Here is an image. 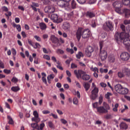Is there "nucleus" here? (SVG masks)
<instances>
[{
    "instance_id": "nucleus-26",
    "label": "nucleus",
    "mask_w": 130,
    "mask_h": 130,
    "mask_svg": "<svg viewBox=\"0 0 130 130\" xmlns=\"http://www.w3.org/2000/svg\"><path fill=\"white\" fill-rule=\"evenodd\" d=\"M128 93V89L127 88H123L122 89V91H121V94L122 95H125V94H127Z\"/></svg>"
},
{
    "instance_id": "nucleus-33",
    "label": "nucleus",
    "mask_w": 130,
    "mask_h": 130,
    "mask_svg": "<svg viewBox=\"0 0 130 130\" xmlns=\"http://www.w3.org/2000/svg\"><path fill=\"white\" fill-rule=\"evenodd\" d=\"M76 56L77 58L80 59L81 57H83L84 56V54L81 52H79L76 55Z\"/></svg>"
},
{
    "instance_id": "nucleus-8",
    "label": "nucleus",
    "mask_w": 130,
    "mask_h": 130,
    "mask_svg": "<svg viewBox=\"0 0 130 130\" xmlns=\"http://www.w3.org/2000/svg\"><path fill=\"white\" fill-rule=\"evenodd\" d=\"M44 11L47 14L50 15V14H53L54 12H55V8L52 6H47L45 8Z\"/></svg>"
},
{
    "instance_id": "nucleus-53",
    "label": "nucleus",
    "mask_w": 130,
    "mask_h": 130,
    "mask_svg": "<svg viewBox=\"0 0 130 130\" xmlns=\"http://www.w3.org/2000/svg\"><path fill=\"white\" fill-rule=\"evenodd\" d=\"M96 26V22L94 20L92 21L91 27L92 28H95Z\"/></svg>"
},
{
    "instance_id": "nucleus-48",
    "label": "nucleus",
    "mask_w": 130,
    "mask_h": 130,
    "mask_svg": "<svg viewBox=\"0 0 130 130\" xmlns=\"http://www.w3.org/2000/svg\"><path fill=\"white\" fill-rule=\"evenodd\" d=\"M78 99L74 98L73 99V104H75V105H78Z\"/></svg>"
},
{
    "instance_id": "nucleus-54",
    "label": "nucleus",
    "mask_w": 130,
    "mask_h": 130,
    "mask_svg": "<svg viewBox=\"0 0 130 130\" xmlns=\"http://www.w3.org/2000/svg\"><path fill=\"white\" fill-rule=\"evenodd\" d=\"M105 118H106V119H110V118H111V115L107 114L105 116Z\"/></svg>"
},
{
    "instance_id": "nucleus-47",
    "label": "nucleus",
    "mask_w": 130,
    "mask_h": 130,
    "mask_svg": "<svg viewBox=\"0 0 130 130\" xmlns=\"http://www.w3.org/2000/svg\"><path fill=\"white\" fill-rule=\"evenodd\" d=\"M42 81L43 83H44V84H45V85L47 84V80H46V77H42Z\"/></svg>"
},
{
    "instance_id": "nucleus-9",
    "label": "nucleus",
    "mask_w": 130,
    "mask_h": 130,
    "mask_svg": "<svg viewBox=\"0 0 130 130\" xmlns=\"http://www.w3.org/2000/svg\"><path fill=\"white\" fill-rule=\"evenodd\" d=\"M94 51V48L91 46H88L85 50V54L88 57H90L92 56V53Z\"/></svg>"
},
{
    "instance_id": "nucleus-38",
    "label": "nucleus",
    "mask_w": 130,
    "mask_h": 130,
    "mask_svg": "<svg viewBox=\"0 0 130 130\" xmlns=\"http://www.w3.org/2000/svg\"><path fill=\"white\" fill-rule=\"evenodd\" d=\"M43 58H44L45 59H46L47 60H50V56H49V55H43Z\"/></svg>"
},
{
    "instance_id": "nucleus-46",
    "label": "nucleus",
    "mask_w": 130,
    "mask_h": 130,
    "mask_svg": "<svg viewBox=\"0 0 130 130\" xmlns=\"http://www.w3.org/2000/svg\"><path fill=\"white\" fill-rule=\"evenodd\" d=\"M2 9L4 12H8L9 11V9H8V7L6 6L2 7Z\"/></svg>"
},
{
    "instance_id": "nucleus-15",
    "label": "nucleus",
    "mask_w": 130,
    "mask_h": 130,
    "mask_svg": "<svg viewBox=\"0 0 130 130\" xmlns=\"http://www.w3.org/2000/svg\"><path fill=\"white\" fill-rule=\"evenodd\" d=\"M62 28L64 30H70V28H71V25L70 23L68 22H65L63 23Z\"/></svg>"
},
{
    "instance_id": "nucleus-61",
    "label": "nucleus",
    "mask_w": 130,
    "mask_h": 130,
    "mask_svg": "<svg viewBox=\"0 0 130 130\" xmlns=\"http://www.w3.org/2000/svg\"><path fill=\"white\" fill-rule=\"evenodd\" d=\"M43 114H48L49 113H50V111H48V110H44L42 111Z\"/></svg>"
},
{
    "instance_id": "nucleus-1",
    "label": "nucleus",
    "mask_w": 130,
    "mask_h": 130,
    "mask_svg": "<svg viewBox=\"0 0 130 130\" xmlns=\"http://www.w3.org/2000/svg\"><path fill=\"white\" fill-rule=\"evenodd\" d=\"M115 39L118 44H120L123 41L127 50L130 52V39L128 34L125 32H116L115 35Z\"/></svg>"
},
{
    "instance_id": "nucleus-60",
    "label": "nucleus",
    "mask_w": 130,
    "mask_h": 130,
    "mask_svg": "<svg viewBox=\"0 0 130 130\" xmlns=\"http://www.w3.org/2000/svg\"><path fill=\"white\" fill-rule=\"evenodd\" d=\"M3 72L5 74H10L11 73V70H7V69H4Z\"/></svg>"
},
{
    "instance_id": "nucleus-42",
    "label": "nucleus",
    "mask_w": 130,
    "mask_h": 130,
    "mask_svg": "<svg viewBox=\"0 0 130 130\" xmlns=\"http://www.w3.org/2000/svg\"><path fill=\"white\" fill-rule=\"evenodd\" d=\"M34 38L37 40V41H38L39 42H40L41 41V38H40V37L38 36H35Z\"/></svg>"
},
{
    "instance_id": "nucleus-19",
    "label": "nucleus",
    "mask_w": 130,
    "mask_h": 130,
    "mask_svg": "<svg viewBox=\"0 0 130 130\" xmlns=\"http://www.w3.org/2000/svg\"><path fill=\"white\" fill-rule=\"evenodd\" d=\"M108 60L110 62H114V61H115V56L113 55H110L108 57Z\"/></svg>"
},
{
    "instance_id": "nucleus-20",
    "label": "nucleus",
    "mask_w": 130,
    "mask_h": 130,
    "mask_svg": "<svg viewBox=\"0 0 130 130\" xmlns=\"http://www.w3.org/2000/svg\"><path fill=\"white\" fill-rule=\"evenodd\" d=\"M48 126L52 129H54L55 128V126L52 121H49L48 122Z\"/></svg>"
},
{
    "instance_id": "nucleus-22",
    "label": "nucleus",
    "mask_w": 130,
    "mask_h": 130,
    "mask_svg": "<svg viewBox=\"0 0 130 130\" xmlns=\"http://www.w3.org/2000/svg\"><path fill=\"white\" fill-rule=\"evenodd\" d=\"M7 119H8L9 124H14V120H13V118H12V117H11V116L8 115Z\"/></svg>"
},
{
    "instance_id": "nucleus-41",
    "label": "nucleus",
    "mask_w": 130,
    "mask_h": 130,
    "mask_svg": "<svg viewBox=\"0 0 130 130\" xmlns=\"http://www.w3.org/2000/svg\"><path fill=\"white\" fill-rule=\"evenodd\" d=\"M118 106H119L118 104H116L115 105L114 108H113V110L115 112H116V111H117V108H118Z\"/></svg>"
},
{
    "instance_id": "nucleus-24",
    "label": "nucleus",
    "mask_w": 130,
    "mask_h": 130,
    "mask_svg": "<svg viewBox=\"0 0 130 130\" xmlns=\"http://www.w3.org/2000/svg\"><path fill=\"white\" fill-rule=\"evenodd\" d=\"M113 7L114 8H121V4H120V2H115L113 4Z\"/></svg>"
},
{
    "instance_id": "nucleus-7",
    "label": "nucleus",
    "mask_w": 130,
    "mask_h": 130,
    "mask_svg": "<svg viewBox=\"0 0 130 130\" xmlns=\"http://www.w3.org/2000/svg\"><path fill=\"white\" fill-rule=\"evenodd\" d=\"M51 20H52L54 23H57V24L62 22V18H58V15L56 14H53L51 15Z\"/></svg>"
},
{
    "instance_id": "nucleus-58",
    "label": "nucleus",
    "mask_w": 130,
    "mask_h": 130,
    "mask_svg": "<svg viewBox=\"0 0 130 130\" xmlns=\"http://www.w3.org/2000/svg\"><path fill=\"white\" fill-rule=\"evenodd\" d=\"M63 87H64V89H66V90H68V89H69V88H70V86L68 84H64L63 85Z\"/></svg>"
},
{
    "instance_id": "nucleus-29",
    "label": "nucleus",
    "mask_w": 130,
    "mask_h": 130,
    "mask_svg": "<svg viewBox=\"0 0 130 130\" xmlns=\"http://www.w3.org/2000/svg\"><path fill=\"white\" fill-rule=\"evenodd\" d=\"M11 90L13 92H18V91H20V87L19 86H13Z\"/></svg>"
},
{
    "instance_id": "nucleus-62",
    "label": "nucleus",
    "mask_w": 130,
    "mask_h": 130,
    "mask_svg": "<svg viewBox=\"0 0 130 130\" xmlns=\"http://www.w3.org/2000/svg\"><path fill=\"white\" fill-rule=\"evenodd\" d=\"M120 28L122 30V31H125V26L123 24L120 25Z\"/></svg>"
},
{
    "instance_id": "nucleus-31",
    "label": "nucleus",
    "mask_w": 130,
    "mask_h": 130,
    "mask_svg": "<svg viewBox=\"0 0 130 130\" xmlns=\"http://www.w3.org/2000/svg\"><path fill=\"white\" fill-rule=\"evenodd\" d=\"M125 76V75H124V73H123V70H122V72H118V77L119 78H124Z\"/></svg>"
},
{
    "instance_id": "nucleus-11",
    "label": "nucleus",
    "mask_w": 130,
    "mask_h": 130,
    "mask_svg": "<svg viewBox=\"0 0 130 130\" xmlns=\"http://www.w3.org/2000/svg\"><path fill=\"white\" fill-rule=\"evenodd\" d=\"M50 40L52 41V43L54 44H57V46H58V44H59V40L54 35H52L50 37Z\"/></svg>"
},
{
    "instance_id": "nucleus-56",
    "label": "nucleus",
    "mask_w": 130,
    "mask_h": 130,
    "mask_svg": "<svg viewBox=\"0 0 130 130\" xmlns=\"http://www.w3.org/2000/svg\"><path fill=\"white\" fill-rule=\"evenodd\" d=\"M11 50L14 55H16L17 54V51H16V49H15V48H12Z\"/></svg>"
},
{
    "instance_id": "nucleus-49",
    "label": "nucleus",
    "mask_w": 130,
    "mask_h": 130,
    "mask_svg": "<svg viewBox=\"0 0 130 130\" xmlns=\"http://www.w3.org/2000/svg\"><path fill=\"white\" fill-rule=\"evenodd\" d=\"M90 70H91V71L94 72V73H96V72H97L98 73V72H99L98 68H97L96 67H95L94 68H91Z\"/></svg>"
},
{
    "instance_id": "nucleus-57",
    "label": "nucleus",
    "mask_w": 130,
    "mask_h": 130,
    "mask_svg": "<svg viewBox=\"0 0 130 130\" xmlns=\"http://www.w3.org/2000/svg\"><path fill=\"white\" fill-rule=\"evenodd\" d=\"M0 68L5 69V65L4 64V63L1 60H0Z\"/></svg>"
},
{
    "instance_id": "nucleus-51",
    "label": "nucleus",
    "mask_w": 130,
    "mask_h": 130,
    "mask_svg": "<svg viewBox=\"0 0 130 130\" xmlns=\"http://www.w3.org/2000/svg\"><path fill=\"white\" fill-rule=\"evenodd\" d=\"M45 124H44V123H42L40 125V127H39V129L40 130H43V127H44Z\"/></svg>"
},
{
    "instance_id": "nucleus-34",
    "label": "nucleus",
    "mask_w": 130,
    "mask_h": 130,
    "mask_svg": "<svg viewBox=\"0 0 130 130\" xmlns=\"http://www.w3.org/2000/svg\"><path fill=\"white\" fill-rule=\"evenodd\" d=\"M76 6H77V4H76V2L75 0H73L71 2V7L72 9H76Z\"/></svg>"
},
{
    "instance_id": "nucleus-21",
    "label": "nucleus",
    "mask_w": 130,
    "mask_h": 130,
    "mask_svg": "<svg viewBox=\"0 0 130 130\" xmlns=\"http://www.w3.org/2000/svg\"><path fill=\"white\" fill-rule=\"evenodd\" d=\"M124 13H125V18H128L130 16V10L129 9H124Z\"/></svg>"
},
{
    "instance_id": "nucleus-50",
    "label": "nucleus",
    "mask_w": 130,
    "mask_h": 130,
    "mask_svg": "<svg viewBox=\"0 0 130 130\" xmlns=\"http://www.w3.org/2000/svg\"><path fill=\"white\" fill-rule=\"evenodd\" d=\"M33 114H34L35 117H37L38 118V117H39V115H38V113L36 111H34Z\"/></svg>"
},
{
    "instance_id": "nucleus-18",
    "label": "nucleus",
    "mask_w": 130,
    "mask_h": 130,
    "mask_svg": "<svg viewBox=\"0 0 130 130\" xmlns=\"http://www.w3.org/2000/svg\"><path fill=\"white\" fill-rule=\"evenodd\" d=\"M84 88L85 89V91L87 92L90 89V84L87 82H84L83 85Z\"/></svg>"
},
{
    "instance_id": "nucleus-59",
    "label": "nucleus",
    "mask_w": 130,
    "mask_h": 130,
    "mask_svg": "<svg viewBox=\"0 0 130 130\" xmlns=\"http://www.w3.org/2000/svg\"><path fill=\"white\" fill-rule=\"evenodd\" d=\"M50 115V116H52L55 119H57V118H58L57 115H55L53 113H51Z\"/></svg>"
},
{
    "instance_id": "nucleus-25",
    "label": "nucleus",
    "mask_w": 130,
    "mask_h": 130,
    "mask_svg": "<svg viewBox=\"0 0 130 130\" xmlns=\"http://www.w3.org/2000/svg\"><path fill=\"white\" fill-rule=\"evenodd\" d=\"M106 24L107 27H108V28H109V29H110V30H111V29L113 28V25H112V23L110 21H107L106 23Z\"/></svg>"
},
{
    "instance_id": "nucleus-32",
    "label": "nucleus",
    "mask_w": 130,
    "mask_h": 130,
    "mask_svg": "<svg viewBox=\"0 0 130 130\" xmlns=\"http://www.w3.org/2000/svg\"><path fill=\"white\" fill-rule=\"evenodd\" d=\"M31 126L33 128H36V129H39V125H38L37 123H32L31 124Z\"/></svg>"
},
{
    "instance_id": "nucleus-52",
    "label": "nucleus",
    "mask_w": 130,
    "mask_h": 130,
    "mask_svg": "<svg viewBox=\"0 0 130 130\" xmlns=\"http://www.w3.org/2000/svg\"><path fill=\"white\" fill-rule=\"evenodd\" d=\"M60 121L63 124H67L68 123V121L64 119H60Z\"/></svg>"
},
{
    "instance_id": "nucleus-23",
    "label": "nucleus",
    "mask_w": 130,
    "mask_h": 130,
    "mask_svg": "<svg viewBox=\"0 0 130 130\" xmlns=\"http://www.w3.org/2000/svg\"><path fill=\"white\" fill-rule=\"evenodd\" d=\"M86 17H88V18H93V17H95V14L92 12L88 11L86 13Z\"/></svg>"
},
{
    "instance_id": "nucleus-5",
    "label": "nucleus",
    "mask_w": 130,
    "mask_h": 130,
    "mask_svg": "<svg viewBox=\"0 0 130 130\" xmlns=\"http://www.w3.org/2000/svg\"><path fill=\"white\" fill-rule=\"evenodd\" d=\"M103 106H100L99 108V111L101 114H104L105 113H108V110H110V106L106 102H104Z\"/></svg>"
},
{
    "instance_id": "nucleus-36",
    "label": "nucleus",
    "mask_w": 130,
    "mask_h": 130,
    "mask_svg": "<svg viewBox=\"0 0 130 130\" xmlns=\"http://www.w3.org/2000/svg\"><path fill=\"white\" fill-rule=\"evenodd\" d=\"M32 121H35L37 123H38L39 121H40V119H39V118L35 117V118H32L31 119Z\"/></svg>"
},
{
    "instance_id": "nucleus-37",
    "label": "nucleus",
    "mask_w": 130,
    "mask_h": 130,
    "mask_svg": "<svg viewBox=\"0 0 130 130\" xmlns=\"http://www.w3.org/2000/svg\"><path fill=\"white\" fill-rule=\"evenodd\" d=\"M67 52H69L71 54H73L74 53V50L73 49H70L69 48H67L66 49Z\"/></svg>"
},
{
    "instance_id": "nucleus-12",
    "label": "nucleus",
    "mask_w": 130,
    "mask_h": 130,
    "mask_svg": "<svg viewBox=\"0 0 130 130\" xmlns=\"http://www.w3.org/2000/svg\"><path fill=\"white\" fill-rule=\"evenodd\" d=\"M91 91V96L93 98H97L98 97V92H99V89L98 88H92Z\"/></svg>"
},
{
    "instance_id": "nucleus-40",
    "label": "nucleus",
    "mask_w": 130,
    "mask_h": 130,
    "mask_svg": "<svg viewBox=\"0 0 130 130\" xmlns=\"http://www.w3.org/2000/svg\"><path fill=\"white\" fill-rule=\"evenodd\" d=\"M56 52L57 53H60V54H63V53H64V51L60 49H58Z\"/></svg>"
},
{
    "instance_id": "nucleus-6",
    "label": "nucleus",
    "mask_w": 130,
    "mask_h": 130,
    "mask_svg": "<svg viewBox=\"0 0 130 130\" xmlns=\"http://www.w3.org/2000/svg\"><path fill=\"white\" fill-rule=\"evenodd\" d=\"M57 5L60 8H64L65 10L67 11H71V7H70V3L63 1L60 0L57 2Z\"/></svg>"
},
{
    "instance_id": "nucleus-45",
    "label": "nucleus",
    "mask_w": 130,
    "mask_h": 130,
    "mask_svg": "<svg viewBox=\"0 0 130 130\" xmlns=\"http://www.w3.org/2000/svg\"><path fill=\"white\" fill-rule=\"evenodd\" d=\"M11 81L13 82V83H15V84H16V83L18 82V78H16V77H14L12 79Z\"/></svg>"
},
{
    "instance_id": "nucleus-28",
    "label": "nucleus",
    "mask_w": 130,
    "mask_h": 130,
    "mask_svg": "<svg viewBox=\"0 0 130 130\" xmlns=\"http://www.w3.org/2000/svg\"><path fill=\"white\" fill-rule=\"evenodd\" d=\"M40 26L41 30H45V29H46V24L43 22L40 23Z\"/></svg>"
},
{
    "instance_id": "nucleus-4",
    "label": "nucleus",
    "mask_w": 130,
    "mask_h": 130,
    "mask_svg": "<svg viewBox=\"0 0 130 130\" xmlns=\"http://www.w3.org/2000/svg\"><path fill=\"white\" fill-rule=\"evenodd\" d=\"M103 47V42H100V54L99 56L102 61H104L107 58V51L102 49Z\"/></svg>"
},
{
    "instance_id": "nucleus-13",
    "label": "nucleus",
    "mask_w": 130,
    "mask_h": 130,
    "mask_svg": "<svg viewBox=\"0 0 130 130\" xmlns=\"http://www.w3.org/2000/svg\"><path fill=\"white\" fill-rule=\"evenodd\" d=\"M79 4L81 5H83L85 4V3H87V4H89L90 5H92L94 4V0H77Z\"/></svg>"
},
{
    "instance_id": "nucleus-43",
    "label": "nucleus",
    "mask_w": 130,
    "mask_h": 130,
    "mask_svg": "<svg viewBox=\"0 0 130 130\" xmlns=\"http://www.w3.org/2000/svg\"><path fill=\"white\" fill-rule=\"evenodd\" d=\"M111 96H112V93H111L110 92H107L105 94V98H110V97H111Z\"/></svg>"
},
{
    "instance_id": "nucleus-16",
    "label": "nucleus",
    "mask_w": 130,
    "mask_h": 130,
    "mask_svg": "<svg viewBox=\"0 0 130 130\" xmlns=\"http://www.w3.org/2000/svg\"><path fill=\"white\" fill-rule=\"evenodd\" d=\"M123 73H124L130 80V69L127 68H125L123 70Z\"/></svg>"
},
{
    "instance_id": "nucleus-63",
    "label": "nucleus",
    "mask_w": 130,
    "mask_h": 130,
    "mask_svg": "<svg viewBox=\"0 0 130 130\" xmlns=\"http://www.w3.org/2000/svg\"><path fill=\"white\" fill-rule=\"evenodd\" d=\"M43 39L45 40V39H48V35L47 34H44L43 35Z\"/></svg>"
},
{
    "instance_id": "nucleus-30",
    "label": "nucleus",
    "mask_w": 130,
    "mask_h": 130,
    "mask_svg": "<svg viewBox=\"0 0 130 130\" xmlns=\"http://www.w3.org/2000/svg\"><path fill=\"white\" fill-rule=\"evenodd\" d=\"M122 3L124 6H129L130 5L129 0H122Z\"/></svg>"
},
{
    "instance_id": "nucleus-2",
    "label": "nucleus",
    "mask_w": 130,
    "mask_h": 130,
    "mask_svg": "<svg viewBox=\"0 0 130 130\" xmlns=\"http://www.w3.org/2000/svg\"><path fill=\"white\" fill-rule=\"evenodd\" d=\"M91 35V31L89 29H84L82 27H79L76 32V36L77 39L80 41L81 37L83 39H88Z\"/></svg>"
},
{
    "instance_id": "nucleus-27",
    "label": "nucleus",
    "mask_w": 130,
    "mask_h": 130,
    "mask_svg": "<svg viewBox=\"0 0 130 130\" xmlns=\"http://www.w3.org/2000/svg\"><path fill=\"white\" fill-rule=\"evenodd\" d=\"M92 107L93 108H95L96 109H97L98 112H99V113H100V111H99V108H100V107H98V103L95 102L92 104Z\"/></svg>"
},
{
    "instance_id": "nucleus-14",
    "label": "nucleus",
    "mask_w": 130,
    "mask_h": 130,
    "mask_svg": "<svg viewBox=\"0 0 130 130\" xmlns=\"http://www.w3.org/2000/svg\"><path fill=\"white\" fill-rule=\"evenodd\" d=\"M123 87L120 84H117L115 86V90L117 92V93H119V94H121V91L122 90V88Z\"/></svg>"
},
{
    "instance_id": "nucleus-10",
    "label": "nucleus",
    "mask_w": 130,
    "mask_h": 130,
    "mask_svg": "<svg viewBox=\"0 0 130 130\" xmlns=\"http://www.w3.org/2000/svg\"><path fill=\"white\" fill-rule=\"evenodd\" d=\"M120 58L122 60H128L129 59V54L127 52L122 53L120 55Z\"/></svg>"
},
{
    "instance_id": "nucleus-3",
    "label": "nucleus",
    "mask_w": 130,
    "mask_h": 130,
    "mask_svg": "<svg viewBox=\"0 0 130 130\" xmlns=\"http://www.w3.org/2000/svg\"><path fill=\"white\" fill-rule=\"evenodd\" d=\"M74 74L77 79L81 78L83 81H88L91 78L89 75L86 74V73L82 70H75Z\"/></svg>"
},
{
    "instance_id": "nucleus-55",
    "label": "nucleus",
    "mask_w": 130,
    "mask_h": 130,
    "mask_svg": "<svg viewBox=\"0 0 130 130\" xmlns=\"http://www.w3.org/2000/svg\"><path fill=\"white\" fill-rule=\"evenodd\" d=\"M16 29L18 31V32H21V25H20V24H17L16 26Z\"/></svg>"
},
{
    "instance_id": "nucleus-44",
    "label": "nucleus",
    "mask_w": 130,
    "mask_h": 130,
    "mask_svg": "<svg viewBox=\"0 0 130 130\" xmlns=\"http://www.w3.org/2000/svg\"><path fill=\"white\" fill-rule=\"evenodd\" d=\"M75 83L76 84L77 88H79V89H81V88H82V86H81V84H80L79 82L75 81Z\"/></svg>"
},
{
    "instance_id": "nucleus-35",
    "label": "nucleus",
    "mask_w": 130,
    "mask_h": 130,
    "mask_svg": "<svg viewBox=\"0 0 130 130\" xmlns=\"http://www.w3.org/2000/svg\"><path fill=\"white\" fill-rule=\"evenodd\" d=\"M115 12L116 13H118V14H122V12H121V10L120 9V8L117 7L115 9Z\"/></svg>"
},
{
    "instance_id": "nucleus-17",
    "label": "nucleus",
    "mask_w": 130,
    "mask_h": 130,
    "mask_svg": "<svg viewBox=\"0 0 130 130\" xmlns=\"http://www.w3.org/2000/svg\"><path fill=\"white\" fill-rule=\"evenodd\" d=\"M128 126H127V124H126V123H124V122H122L121 123V124H120V127L122 129H127V127Z\"/></svg>"
},
{
    "instance_id": "nucleus-39",
    "label": "nucleus",
    "mask_w": 130,
    "mask_h": 130,
    "mask_svg": "<svg viewBox=\"0 0 130 130\" xmlns=\"http://www.w3.org/2000/svg\"><path fill=\"white\" fill-rule=\"evenodd\" d=\"M33 47H34V48L36 49L37 48H39L41 47V45H40V44H39V43H36L35 46H34Z\"/></svg>"
},
{
    "instance_id": "nucleus-64",
    "label": "nucleus",
    "mask_w": 130,
    "mask_h": 130,
    "mask_svg": "<svg viewBox=\"0 0 130 130\" xmlns=\"http://www.w3.org/2000/svg\"><path fill=\"white\" fill-rule=\"evenodd\" d=\"M124 24H125V25H127L128 24H130V20H125L124 21Z\"/></svg>"
}]
</instances>
